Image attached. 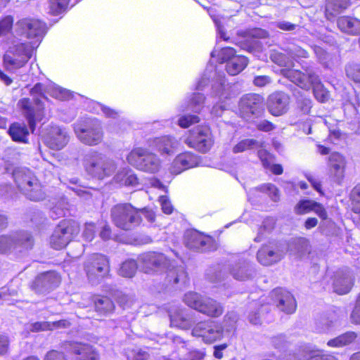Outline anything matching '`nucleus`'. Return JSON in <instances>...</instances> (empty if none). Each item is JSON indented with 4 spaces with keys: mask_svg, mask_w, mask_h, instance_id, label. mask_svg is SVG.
Returning a JSON list of instances; mask_svg holds the SVG:
<instances>
[{
    "mask_svg": "<svg viewBox=\"0 0 360 360\" xmlns=\"http://www.w3.org/2000/svg\"><path fill=\"white\" fill-rule=\"evenodd\" d=\"M111 217L115 226L123 230H130L138 226L141 221L139 210L129 204L114 206L111 210Z\"/></svg>",
    "mask_w": 360,
    "mask_h": 360,
    "instance_id": "obj_14",
    "label": "nucleus"
},
{
    "mask_svg": "<svg viewBox=\"0 0 360 360\" xmlns=\"http://www.w3.org/2000/svg\"><path fill=\"white\" fill-rule=\"evenodd\" d=\"M13 17L12 15H6L0 19V37L9 33L13 26Z\"/></svg>",
    "mask_w": 360,
    "mask_h": 360,
    "instance_id": "obj_53",
    "label": "nucleus"
},
{
    "mask_svg": "<svg viewBox=\"0 0 360 360\" xmlns=\"http://www.w3.org/2000/svg\"><path fill=\"white\" fill-rule=\"evenodd\" d=\"M249 35L252 37L251 41L243 44L241 45L243 49H245L249 52H252L255 46L257 44L255 39H264L268 37V32L261 28H255L249 32Z\"/></svg>",
    "mask_w": 360,
    "mask_h": 360,
    "instance_id": "obj_42",
    "label": "nucleus"
},
{
    "mask_svg": "<svg viewBox=\"0 0 360 360\" xmlns=\"http://www.w3.org/2000/svg\"><path fill=\"white\" fill-rule=\"evenodd\" d=\"M69 141V136L65 129L58 126L51 127L44 137L45 144L52 150H61Z\"/></svg>",
    "mask_w": 360,
    "mask_h": 360,
    "instance_id": "obj_22",
    "label": "nucleus"
},
{
    "mask_svg": "<svg viewBox=\"0 0 360 360\" xmlns=\"http://www.w3.org/2000/svg\"><path fill=\"white\" fill-rule=\"evenodd\" d=\"M237 319L236 313L229 312L224 316L222 325L212 321L200 322L193 328L192 335L201 338L205 342L212 343L233 331Z\"/></svg>",
    "mask_w": 360,
    "mask_h": 360,
    "instance_id": "obj_3",
    "label": "nucleus"
},
{
    "mask_svg": "<svg viewBox=\"0 0 360 360\" xmlns=\"http://www.w3.org/2000/svg\"><path fill=\"white\" fill-rule=\"evenodd\" d=\"M45 24L39 19L34 18H23L18 20L14 25L15 36L34 39V42L29 43L37 46L45 32Z\"/></svg>",
    "mask_w": 360,
    "mask_h": 360,
    "instance_id": "obj_13",
    "label": "nucleus"
},
{
    "mask_svg": "<svg viewBox=\"0 0 360 360\" xmlns=\"http://www.w3.org/2000/svg\"><path fill=\"white\" fill-rule=\"evenodd\" d=\"M305 360H338L335 356L330 354H311Z\"/></svg>",
    "mask_w": 360,
    "mask_h": 360,
    "instance_id": "obj_63",
    "label": "nucleus"
},
{
    "mask_svg": "<svg viewBox=\"0 0 360 360\" xmlns=\"http://www.w3.org/2000/svg\"><path fill=\"white\" fill-rule=\"evenodd\" d=\"M46 85L37 83L30 91L32 101L23 98L18 101L17 107L26 118L30 129L33 131L37 122H40L44 117V107L41 98H46L44 94Z\"/></svg>",
    "mask_w": 360,
    "mask_h": 360,
    "instance_id": "obj_4",
    "label": "nucleus"
},
{
    "mask_svg": "<svg viewBox=\"0 0 360 360\" xmlns=\"http://www.w3.org/2000/svg\"><path fill=\"white\" fill-rule=\"evenodd\" d=\"M285 255L284 250L273 243L263 245L257 252V261L264 266H271L280 262Z\"/></svg>",
    "mask_w": 360,
    "mask_h": 360,
    "instance_id": "obj_19",
    "label": "nucleus"
},
{
    "mask_svg": "<svg viewBox=\"0 0 360 360\" xmlns=\"http://www.w3.org/2000/svg\"><path fill=\"white\" fill-rule=\"evenodd\" d=\"M356 338L357 334L355 332L348 331L328 340L327 345L335 348L342 347L352 343Z\"/></svg>",
    "mask_w": 360,
    "mask_h": 360,
    "instance_id": "obj_39",
    "label": "nucleus"
},
{
    "mask_svg": "<svg viewBox=\"0 0 360 360\" xmlns=\"http://www.w3.org/2000/svg\"><path fill=\"white\" fill-rule=\"evenodd\" d=\"M258 146V142L254 139H244L238 142L233 148L234 153H243Z\"/></svg>",
    "mask_w": 360,
    "mask_h": 360,
    "instance_id": "obj_49",
    "label": "nucleus"
},
{
    "mask_svg": "<svg viewBox=\"0 0 360 360\" xmlns=\"http://www.w3.org/2000/svg\"><path fill=\"white\" fill-rule=\"evenodd\" d=\"M236 56V51L233 48L224 47L219 51H217L216 49L214 50L211 53V59L214 60V59L217 57V60H219L220 63L226 62L227 63L232 57Z\"/></svg>",
    "mask_w": 360,
    "mask_h": 360,
    "instance_id": "obj_46",
    "label": "nucleus"
},
{
    "mask_svg": "<svg viewBox=\"0 0 360 360\" xmlns=\"http://www.w3.org/2000/svg\"><path fill=\"white\" fill-rule=\"evenodd\" d=\"M86 108L91 112L103 115L108 118L117 119L120 112L95 101H88Z\"/></svg>",
    "mask_w": 360,
    "mask_h": 360,
    "instance_id": "obj_32",
    "label": "nucleus"
},
{
    "mask_svg": "<svg viewBox=\"0 0 360 360\" xmlns=\"http://www.w3.org/2000/svg\"><path fill=\"white\" fill-rule=\"evenodd\" d=\"M272 60L280 66L281 74L290 81L303 89H309L313 86L314 96L319 102H325L329 98L328 92L320 83L319 77L311 70L305 69V73L295 69V64L283 53H274L271 55Z\"/></svg>",
    "mask_w": 360,
    "mask_h": 360,
    "instance_id": "obj_2",
    "label": "nucleus"
},
{
    "mask_svg": "<svg viewBox=\"0 0 360 360\" xmlns=\"http://www.w3.org/2000/svg\"><path fill=\"white\" fill-rule=\"evenodd\" d=\"M96 310L102 314L110 313L114 309V304L108 297H97L94 300Z\"/></svg>",
    "mask_w": 360,
    "mask_h": 360,
    "instance_id": "obj_43",
    "label": "nucleus"
},
{
    "mask_svg": "<svg viewBox=\"0 0 360 360\" xmlns=\"http://www.w3.org/2000/svg\"><path fill=\"white\" fill-rule=\"evenodd\" d=\"M248 64V60L243 56L232 57L226 65L227 72L231 75H236L242 72Z\"/></svg>",
    "mask_w": 360,
    "mask_h": 360,
    "instance_id": "obj_37",
    "label": "nucleus"
},
{
    "mask_svg": "<svg viewBox=\"0 0 360 360\" xmlns=\"http://www.w3.org/2000/svg\"><path fill=\"white\" fill-rule=\"evenodd\" d=\"M180 142L171 136L155 138L153 141L154 148L162 155H171L178 149Z\"/></svg>",
    "mask_w": 360,
    "mask_h": 360,
    "instance_id": "obj_25",
    "label": "nucleus"
},
{
    "mask_svg": "<svg viewBox=\"0 0 360 360\" xmlns=\"http://www.w3.org/2000/svg\"><path fill=\"white\" fill-rule=\"evenodd\" d=\"M44 360H67L63 352L52 350L47 353Z\"/></svg>",
    "mask_w": 360,
    "mask_h": 360,
    "instance_id": "obj_64",
    "label": "nucleus"
},
{
    "mask_svg": "<svg viewBox=\"0 0 360 360\" xmlns=\"http://www.w3.org/2000/svg\"><path fill=\"white\" fill-rule=\"evenodd\" d=\"M234 278L238 281H245L252 277L253 271L248 264L236 265L231 271Z\"/></svg>",
    "mask_w": 360,
    "mask_h": 360,
    "instance_id": "obj_45",
    "label": "nucleus"
},
{
    "mask_svg": "<svg viewBox=\"0 0 360 360\" xmlns=\"http://www.w3.org/2000/svg\"><path fill=\"white\" fill-rule=\"evenodd\" d=\"M140 267L146 274L165 273L167 285L174 286L184 285L187 273L184 267L177 265L176 261L162 252H148L139 255Z\"/></svg>",
    "mask_w": 360,
    "mask_h": 360,
    "instance_id": "obj_1",
    "label": "nucleus"
},
{
    "mask_svg": "<svg viewBox=\"0 0 360 360\" xmlns=\"http://www.w3.org/2000/svg\"><path fill=\"white\" fill-rule=\"evenodd\" d=\"M289 96L283 92L271 94L268 98L269 112L275 116H279L287 112L289 104Z\"/></svg>",
    "mask_w": 360,
    "mask_h": 360,
    "instance_id": "obj_24",
    "label": "nucleus"
},
{
    "mask_svg": "<svg viewBox=\"0 0 360 360\" xmlns=\"http://www.w3.org/2000/svg\"><path fill=\"white\" fill-rule=\"evenodd\" d=\"M334 292L339 295L348 293L352 285L353 278L350 271H340L337 273L333 283Z\"/></svg>",
    "mask_w": 360,
    "mask_h": 360,
    "instance_id": "obj_29",
    "label": "nucleus"
},
{
    "mask_svg": "<svg viewBox=\"0 0 360 360\" xmlns=\"http://www.w3.org/2000/svg\"><path fill=\"white\" fill-rule=\"evenodd\" d=\"M262 97L258 94L244 95L238 103V112L245 120L259 115L262 111Z\"/></svg>",
    "mask_w": 360,
    "mask_h": 360,
    "instance_id": "obj_17",
    "label": "nucleus"
},
{
    "mask_svg": "<svg viewBox=\"0 0 360 360\" xmlns=\"http://www.w3.org/2000/svg\"><path fill=\"white\" fill-rule=\"evenodd\" d=\"M352 210L356 213L360 212V184H357L351 192Z\"/></svg>",
    "mask_w": 360,
    "mask_h": 360,
    "instance_id": "obj_56",
    "label": "nucleus"
},
{
    "mask_svg": "<svg viewBox=\"0 0 360 360\" xmlns=\"http://www.w3.org/2000/svg\"><path fill=\"white\" fill-rule=\"evenodd\" d=\"M84 167L89 174L99 179L110 176L115 169V164L112 160L96 150L85 155Z\"/></svg>",
    "mask_w": 360,
    "mask_h": 360,
    "instance_id": "obj_9",
    "label": "nucleus"
},
{
    "mask_svg": "<svg viewBox=\"0 0 360 360\" xmlns=\"http://www.w3.org/2000/svg\"><path fill=\"white\" fill-rule=\"evenodd\" d=\"M114 180L121 186L134 187L139 184V179L136 174L129 167H124L118 171L114 177Z\"/></svg>",
    "mask_w": 360,
    "mask_h": 360,
    "instance_id": "obj_33",
    "label": "nucleus"
},
{
    "mask_svg": "<svg viewBox=\"0 0 360 360\" xmlns=\"http://www.w3.org/2000/svg\"><path fill=\"white\" fill-rule=\"evenodd\" d=\"M298 105L304 114H308L311 108V101L309 98H304L298 101Z\"/></svg>",
    "mask_w": 360,
    "mask_h": 360,
    "instance_id": "obj_62",
    "label": "nucleus"
},
{
    "mask_svg": "<svg viewBox=\"0 0 360 360\" xmlns=\"http://www.w3.org/2000/svg\"><path fill=\"white\" fill-rule=\"evenodd\" d=\"M314 202L311 200H300L295 207V212L297 214H304L312 212Z\"/></svg>",
    "mask_w": 360,
    "mask_h": 360,
    "instance_id": "obj_51",
    "label": "nucleus"
},
{
    "mask_svg": "<svg viewBox=\"0 0 360 360\" xmlns=\"http://www.w3.org/2000/svg\"><path fill=\"white\" fill-rule=\"evenodd\" d=\"M205 98L203 94L200 93H193L189 98L188 103L184 106L181 105L179 111L184 112L187 110H191L195 112L200 113L205 108Z\"/></svg>",
    "mask_w": 360,
    "mask_h": 360,
    "instance_id": "obj_36",
    "label": "nucleus"
},
{
    "mask_svg": "<svg viewBox=\"0 0 360 360\" xmlns=\"http://www.w3.org/2000/svg\"><path fill=\"white\" fill-rule=\"evenodd\" d=\"M184 141L189 148L202 153L208 152L214 144L212 134L207 125L193 127L189 131L188 136Z\"/></svg>",
    "mask_w": 360,
    "mask_h": 360,
    "instance_id": "obj_16",
    "label": "nucleus"
},
{
    "mask_svg": "<svg viewBox=\"0 0 360 360\" xmlns=\"http://www.w3.org/2000/svg\"><path fill=\"white\" fill-rule=\"evenodd\" d=\"M79 231L78 223L73 220H63L55 229L50 238V245L56 250L65 248Z\"/></svg>",
    "mask_w": 360,
    "mask_h": 360,
    "instance_id": "obj_15",
    "label": "nucleus"
},
{
    "mask_svg": "<svg viewBox=\"0 0 360 360\" xmlns=\"http://www.w3.org/2000/svg\"><path fill=\"white\" fill-rule=\"evenodd\" d=\"M184 302L189 307L212 318L220 316L224 312L221 303L210 298L202 297L194 292L185 294Z\"/></svg>",
    "mask_w": 360,
    "mask_h": 360,
    "instance_id": "obj_12",
    "label": "nucleus"
},
{
    "mask_svg": "<svg viewBox=\"0 0 360 360\" xmlns=\"http://www.w3.org/2000/svg\"><path fill=\"white\" fill-rule=\"evenodd\" d=\"M96 226L94 223H86L82 233L83 238L87 241H91L95 236Z\"/></svg>",
    "mask_w": 360,
    "mask_h": 360,
    "instance_id": "obj_60",
    "label": "nucleus"
},
{
    "mask_svg": "<svg viewBox=\"0 0 360 360\" xmlns=\"http://www.w3.org/2000/svg\"><path fill=\"white\" fill-rule=\"evenodd\" d=\"M136 269V262L133 259H129L122 264L119 269V274L123 277L131 278L135 274Z\"/></svg>",
    "mask_w": 360,
    "mask_h": 360,
    "instance_id": "obj_48",
    "label": "nucleus"
},
{
    "mask_svg": "<svg viewBox=\"0 0 360 360\" xmlns=\"http://www.w3.org/2000/svg\"><path fill=\"white\" fill-rule=\"evenodd\" d=\"M128 360H146L148 354L141 349L136 348L127 352Z\"/></svg>",
    "mask_w": 360,
    "mask_h": 360,
    "instance_id": "obj_57",
    "label": "nucleus"
},
{
    "mask_svg": "<svg viewBox=\"0 0 360 360\" xmlns=\"http://www.w3.org/2000/svg\"><path fill=\"white\" fill-rule=\"evenodd\" d=\"M23 245L24 248L28 249L32 246V240L30 234L22 233H15L11 236H0V252L4 253L17 245Z\"/></svg>",
    "mask_w": 360,
    "mask_h": 360,
    "instance_id": "obj_20",
    "label": "nucleus"
},
{
    "mask_svg": "<svg viewBox=\"0 0 360 360\" xmlns=\"http://www.w3.org/2000/svg\"><path fill=\"white\" fill-rule=\"evenodd\" d=\"M46 91L47 94L60 101L68 100L72 96V92L69 90L52 83L46 84Z\"/></svg>",
    "mask_w": 360,
    "mask_h": 360,
    "instance_id": "obj_40",
    "label": "nucleus"
},
{
    "mask_svg": "<svg viewBox=\"0 0 360 360\" xmlns=\"http://www.w3.org/2000/svg\"><path fill=\"white\" fill-rule=\"evenodd\" d=\"M349 318L352 323L360 325V295L357 297Z\"/></svg>",
    "mask_w": 360,
    "mask_h": 360,
    "instance_id": "obj_59",
    "label": "nucleus"
},
{
    "mask_svg": "<svg viewBox=\"0 0 360 360\" xmlns=\"http://www.w3.org/2000/svg\"><path fill=\"white\" fill-rule=\"evenodd\" d=\"M173 120L177 123V124L182 128H187L190 125L194 123H197L200 121L199 117L197 115H182L179 118H173Z\"/></svg>",
    "mask_w": 360,
    "mask_h": 360,
    "instance_id": "obj_54",
    "label": "nucleus"
},
{
    "mask_svg": "<svg viewBox=\"0 0 360 360\" xmlns=\"http://www.w3.org/2000/svg\"><path fill=\"white\" fill-rule=\"evenodd\" d=\"M70 0H49V13L58 15L63 13L69 4Z\"/></svg>",
    "mask_w": 360,
    "mask_h": 360,
    "instance_id": "obj_47",
    "label": "nucleus"
},
{
    "mask_svg": "<svg viewBox=\"0 0 360 360\" xmlns=\"http://www.w3.org/2000/svg\"><path fill=\"white\" fill-rule=\"evenodd\" d=\"M207 11L217 27V37L224 41H227L229 39V37L226 35L224 28V23L226 21V18L219 15H217L214 9L212 7L207 8Z\"/></svg>",
    "mask_w": 360,
    "mask_h": 360,
    "instance_id": "obj_41",
    "label": "nucleus"
},
{
    "mask_svg": "<svg viewBox=\"0 0 360 360\" xmlns=\"http://www.w3.org/2000/svg\"><path fill=\"white\" fill-rule=\"evenodd\" d=\"M212 243V238L196 231H191L186 233V245L191 249L207 250L206 245Z\"/></svg>",
    "mask_w": 360,
    "mask_h": 360,
    "instance_id": "obj_30",
    "label": "nucleus"
},
{
    "mask_svg": "<svg viewBox=\"0 0 360 360\" xmlns=\"http://www.w3.org/2000/svg\"><path fill=\"white\" fill-rule=\"evenodd\" d=\"M295 245L297 252L300 255H303L309 250V242L307 238H300L295 240Z\"/></svg>",
    "mask_w": 360,
    "mask_h": 360,
    "instance_id": "obj_58",
    "label": "nucleus"
},
{
    "mask_svg": "<svg viewBox=\"0 0 360 360\" xmlns=\"http://www.w3.org/2000/svg\"><path fill=\"white\" fill-rule=\"evenodd\" d=\"M84 270L88 281L92 285H97L109 276L110 271L109 259L102 254H93L84 262Z\"/></svg>",
    "mask_w": 360,
    "mask_h": 360,
    "instance_id": "obj_11",
    "label": "nucleus"
},
{
    "mask_svg": "<svg viewBox=\"0 0 360 360\" xmlns=\"http://www.w3.org/2000/svg\"><path fill=\"white\" fill-rule=\"evenodd\" d=\"M13 176L17 186L30 200H41L45 193L32 171L27 168H18L14 170Z\"/></svg>",
    "mask_w": 360,
    "mask_h": 360,
    "instance_id": "obj_6",
    "label": "nucleus"
},
{
    "mask_svg": "<svg viewBox=\"0 0 360 360\" xmlns=\"http://www.w3.org/2000/svg\"><path fill=\"white\" fill-rule=\"evenodd\" d=\"M159 202L160 203L162 212L166 214H170L174 210V207L167 196L160 195L159 197Z\"/></svg>",
    "mask_w": 360,
    "mask_h": 360,
    "instance_id": "obj_61",
    "label": "nucleus"
},
{
    "mask_svg": "<svg viewBox=\"0 0 360 360\" xmlns=\"http://www.w3.org/2000/svg\"><path fill=\"white\" fill-rule=\"evenodd\" d=\"M233 86L226 83L224 76L219 74L216 81L212 84V98L215 102L210 113L213 117H221L224 110L229 106V101L233 96Z\"/></svg>",
    "mask_w": 360,
    "mask_h": 360,
    "instance_id": "obj_10",
    "label": "nucleus"
},
{
    "mask_svg": "<svg viewBox=\"0 0 360 360\" xmlns=\"http://www.w3.org/2000/svg\"><path fill=\"white\" fill-rule=\"evenodd\" d=\"M349 5V0H327L326 11H333L338 12L340 10L345 9Z\"/></svg>",
    "mask_w": 360,
    "mask_h": 360,
    "instance_id": "obj_52",
    "label": "nucleus"
},
{
    "mask_svg": "<svg viewBox=\"0 0 360 360\" xmlns=\"http://www.w3.org/2000/svg\"><path fill=\"white\" fill-rule=\"evenodd\" d=\"M338 26L342 32L351 34H360V20L349 17H340L338 20Z\"/></svg>",
    "mask_w": 360,
    "mask_h": 360,
    "instance_id": "obj_35",
    "label": "nucleus"
},
{
    "mask_svg": "<svg viewBox=\"0 0 360 360\" xmlns=\"http://www.w3.org/2000/svg\"><path fill=\"white\" fill-rule=\"evenodd\" d=\"M34 49V44L13 40L4 56L5 67L12 71L23 67L31 58Z\"/></svg>",
    "mask_w": 360,
    "mask_h": 360,
    "instance_id": "obj_8",
    "label": "nucleus"
},
{
    "mask_svg": "<svg viewBox=\"0 0 360 360\" xmlns=\"http://www.w3.org/2000/svg\"><path fill=\"white\" fill-rule=\"evenodd\" d=\"M8 132L13 141L21 143H28L29 131L24 123H13Z\"/></svg>",
    "mask_w": 360,
    "mask_h": 360,
    "instance_id": "obj_34",
    "label": "nucleus"
},
{
    "mask_svg": "<svg viewBox=\"0 0 360 360\" xmlns=\"http://www.w3.org/2000/svg\"><path fill=\"white\" fill-rule=\"evenodd\" d=\"M68 210V202L67 199L62 198L51 207L52 217L58 218L62 217L65 214V212Z\"/></svg>",
    "mask_w": 360,
    "mask_h": 360,
    "instance_id": "obj_50",
    "label": "nucleus"
},
{
    "mask_svg": "<svg viewBox=\"0 0 360 360\" xmlns=\"http://www.w3.org/2000/svg\"><path fill=\"white\" fill-rule=\"evenodd\" d=\"M70 349L77 355L76 360H98V355L92 347L73 342L70 344Z\"/></svg>",
    "mask_w": 360,
    "mask_h": 360,
    "instance_id": "obj_31",
    "label": "nucleus"
},
{
    "mask_svg": "<svg viewBox=\"0 0 360 360\" xmlns=\"http://www.w3.org/2000/svg\"><path fill=\"white\" fill-rule=\"evenodd\" d=\"M170 325L172 327L186 330L191 328L193 321L186 311L179 307L169 310Z\"/></svg>",
    "mask_w": 360,
    "mask_h": 360,
    "instance_id": "obj_26",
    "label": "nucleus"
},
{
    "mask_svg": "<svg viewBox=\"0 0 360 360\" xmlns=\"http://www.w3.org/2000/svg\"><path fill=\"white\" fill-rule=\"evenodd\" d=\"M73 130L80 142L87 146H97L103 139L101 123L94 117L79 119L73 124Z\"/></svg>",
    "mask_w": 360,
    "mask_h": 360,
    "instance_id": "obj_5",
    "label": "nucleus"
},
{
    "mask_svg": "<svg viewBox=\"0 0 360 360\" xmlns=\"http://www.w3.org/2000/svg\"><path fill=\"white\" fill-rule=\"evenodd\" d=\"M201 165L199 156L191 152L179 154L172 161L169 170L172 174H179L185 170Z\"/></svg>",
    "mask_w": 360,
    "mask_h": 360,
    "instance_id": "obj_18",
    "label": "nucleus"
},
{
    "mask_svg": "<svg viewBox=\"0 0 360 360\" xmlns=\"http://www.w3.org/2000/svg\"><path fill=\"white\" fill-rule=\"evenodd\" d=\"M127 161L136 169L149 174H155L162 167L160 158L141 147L131 150L127 156Z\"/></svg>",
    "mask_w": 360,
    "mask_h": 360,
    "instance_id": "obj_7",
    "label": "nucleus"
},
{
    "mask_svg": "<svg viewBox=\"0 0 360 360\" xmlns=\"http://www.w3.org/2000/svg\"><path fill=\"white\" fill-rule=\"evenodd\" d=\"M271 296L279 310L285 314L295 312L297 304L295 297L290 292L282 288H276L271 292Z\"/></svg>",
    "mask_w": 360,
    "mask_h": 360,
    "instance_id": "obj_21",
    "label": "nucleus"
},
{
    "mask_svg": "<svg viewBox=\"0 0 360 360\" xmlns=\"http://www.w3.org/2000/svg\"><path fill=\"white\" fill-rule=\"evenodd\" d=\"M347 76L356 84H360V64H350L346 68Z\"/></svg>",
    "mask_w": 360,
    "mask_h": 360,
    "instance_id": "obj_55",
    "label": "nucleus"
},
{
    "mask_svg": "<svg viewBox=\"0 0 360 360\" xmlns=\"http://www.w3.org/2000/svg\"><path fill=\"white\" fill-rule=\"evenodd\" d=\"M60 276L55 271L41 274L35 279L33 287L38 292L49 291L58 287L60 283Z\"/></svg>",
    "mask_w": 360,
    "mask_h": 360,
    "instance_id": "obj_23",
    "label": "nucleus"
},
{
    "mask_svg": "<svg viewBox=\"0 0 360 360\" xmlns=\"http://www.w3.org/2000/svg\"><path fill=\"white\" fill-rule=\"evenodd\" d=\"M70 325V323L65 320L53 321V322H36L27 325V328L32 332H38L41 330H49L58 328H65Z\"/></svg>",
    "mask_w": 360,
    "mask_h": 360,
    "instance_id": "obj_38",
    "label": "nucleus"
},
{
    "mask_svg": "<svg viewBox=\"0 0 360 360\" xmlns=\"http://www.w3.org/2000/svg\"><path fill=\"white\" fill-rule=\"evenodd\" d=\"M263 193L267 194L274 202H277L280 199L278 189L274 185L267 184L250 189L247 193L248 200L253 203L257 200V198H261Z\"/></svg>",
    "mask_w": 360,
    "mask_h": 360,
    "instance_id": "obj_28",
    "label": "nucleus"
},
{
    "mask_svg": "<svg viewBox=\"0 0 360 360\" xmlns=\"http://www.w3.org/2000/svg\"><path fill=\"white\" fill-rule=\"evenodd\" d=\"M336 320L329 317H322L316 323V330L318 333H329L336 327Z\"/></svg>",
    "mask_w": 360,
    "mask_h": 360,
    "instance_id": "obj_44",
    "label": "nucleus"
},
{
    "mask_svg": "<svg viewBox=\"0 0 360 360\" xmlns=\"http://www.w3.org/2000/svg\"><path fill=\"white\" fill-rule=\"evenodd\" d=\"M346 161L345 158L338 153H332L329 158V171L334 180L340 183L344 176Z\"/></svg>",
    "mask_w": 360,
    "mask_h": 360,
    "instance_id": "obj_27",
    "label": "nucleus"
}]
</instances>
